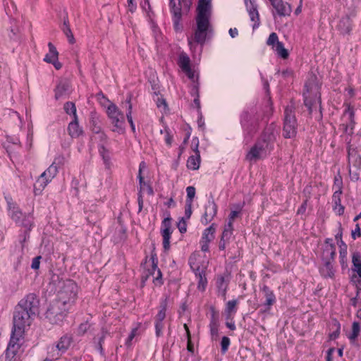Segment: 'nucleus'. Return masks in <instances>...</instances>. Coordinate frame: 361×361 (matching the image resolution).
Returning <instances> with one entry per match:
<instances>
[{
	"label": "nucleus",
	"instance_id": "f257e3e1",
	"mask_svg": "<svg viewBox=\"0 0 361 361\" xmlns=\"http://www.w3.org/2000/svg\"><path fill=\"white\" fill-rule=\"evenodd\" d=\"M79 287L73 280L68 279L61 283L57 298L48 308L46 317L54 324H60L78 298Z\"/></svg>",
	"mask_w": 361,
	"mask_h": 361
},
{
	"label": "nucleus",
	"instance_id": "f03ea898",
	"mask_svg": "<svg viewBox=\"0 0 361 361\" xmlns=\"http://www.w3.org/2000/svg\"><path fill=\"white\" fill-rule=\"evenodd\" d=\"M39 300L30 293L20 300L13 313V327L18 334L24 333L25 326L30 325L38 311Z\"/></svg>",
	"mask_w": 361,
	"mask_h": 361
},
{
	"label": "nucleus",
	"instance_id": "7ed1b4c3",
	"mask_svg": "<svg viewBox=\"0 0 361 361\" xmlns=\"http://www.w3.org/2000/svg\"><path fill=\"white\" fill-rule=\"evenodd\" d=\"M196 25L194 33V40L200 44H204L207 36L212 31L210 23L212 15V4L210 0H199L197 8Z\"/></svg>",
	"mask_w": 361,
	"mask_h": 361
},
{
	"label": "nucleus",
	"instance_id": "20e7f679",
	"mask_svg": "<svg viewBox=\"0 0 361 361\" xmlns=\"http://www.w3.org/2000/svg\"><path fill=\"white\" fill-rule=\"evenodd\" d=\"M276 140L273 130L267 128L260 137L250 148L245 156L246 160L252 162L266 158L274 149Z\"/></svg>",
	"mask_w": 361,
	"mask_h": 361
},
{
	"label": "nucleus",
	"instance_id": "39448f33",
	"mask_svg": "<svg viewBox=\"0 0 361 361\" xmlns=\"http://www.w3.org/2000/svg\"><path fill=\"white\" fill-rule=\"evenodd\" d=\"M262 120V114L255 108L246 109L242 112L240 122L245 140L250 141L252 138L258 131Z\"/></svg>",
	"mask_w": 361,
	"mask_h": 361
},
{
	"label": "nucleus",
	"instance_id": "423d86ee",
	"mask_svg": "<svg viewBox=\"0 0 361 361\" xmlns=\"http://www.w3.org/2000/svg\"><path fill=\"white\" fill-rule=\"evenodd\" d=\"M297 121L295 116V106L288 105L284 111L283 135L286 138H293L297 133Z\"/></svg>",
	"mask_w": 361,
	"mask_h": 361
},
{
	"label": "nucleus",
	"instance_id": "0eeeda50",
	"mask_svg": "<svg viewBox=\"0 0 361 361\" xmlns=\"http://www.w3.org/2000/svg\"><path fill=\"white\" fill-rule=\"evenodd\" d=\"M304 104L307 107L309 113L312 114L314 109L321 108L320 94L318 87L310 83H306L303 92Z\"/></svg>",
	"mask_w": 361,
	"mask_h": 361
},
{
	"label": "nucleus",
	"instance_id": "6e6552de",
	"mask_svg": "<svg viewBox=\"0 0 361 361\" xmlns=\"http://www.w3.org/2000/svg\"><path fill=\"white\" fill-rule=\"evenodd\" d=\"M106 112L109 118L111 119V123L114 125L113 131L123 133L125 128V117L123 114L114 104L109 105Z\"/></svg>",
	"mask_w": 361,
	"mask_h": 361
},
{
	"label": "nucleus",
	"instance_id": "1a4fd4ad",
	"mask_svg": "<svg viewBox=\"0 0 361 361\" xmlns=\"http://www.w3.org/2000/svg\"><path fill=\"white\" fill-rule=\"evenodd\" d=\"M183 0H170L169 6L173 15V22L176 31L180 30V22L182 18Z\"/></svg>",
	"mask_w": 361,
	"mask_h": 361
},
{
	"label": "nucleus",
	"instance_id": "9d476101",
	"mask_svg": "<svg viewBox=\"0 0 361 361\" xmlns=\"http://www.w3.org/2000/svg\"><path fill=\"white\" fill-rule=\"evenodd\" d=\"M217 205L212 195H210L207 204L204 207V212L201 218V222L207 225L214 218L217 213Z\"/></svg>",
	"mask_w": 361,
	"mask_h": 361
},
{
	"label": "nucleus",
	"instance_id": "9b49d317",
	"mask_svg": "<svg viewBox=\"0 0 361 361\" xmlns=\"http://www.w3.org/2000/svg\"><path fill=\"white\" fill-rule=\"evenodd\" d=\"M247 11L251 21L254 22L252 29L255 30L260 25L259 14L255 0H245Z\"/></svg>",
	"mask_w": 361,
	"mask_h": 361
},
{
	"label": "nucleus",
	"instance_id": "f8f14e48",
	"mask_svg": "<svg viewBox=\"0 0 361 361\" xmlns=\"http://www.w3.org/2000/svg\"><path fill=\"white\" fill-rule=\"evenodd\" d=\"M23 334V333L18 334V333L15 331V328H13L11 339L6 349V355L7 357H13L16 355L18 349L20 348V344L18 343V341L20 338L22 337Z\"/></svg>",
	"mask_w": 361,
	"mask_h": 361
},
{
	"label": "nucleus",
	"instance_id": "ddd939ff",
	"mask_svg": "<svg viewBox=\"0 0 361 361\" xmlns=\"http://www.w3.org/2000/svg\"><path fill=\"white\" fill-rule=\"evenodd\" d=\"M59 170L54 166L50 165L49 168L44 171L37 179L36 184L42 188L45 186L57 175Z\"/></svg>",
	"mask_w": 361,
	"mask_h": 361
},
{
	"label": "nucleus",
	"instance_id": "4468645a",
	"mask_svg": "<svg viewBox=\"0 0 361 361\" xmlns=\"http://www.w3.org/2000/svg\"><path fill=\"white\" fill-rule=\"evenodd\" d=\"M170 217L165 218L161 223V235L163 237V247L165 250L170 247V238L171 235Z\"/></svg>",
	"mask_w": 361,
	"mask_h": 361
},
{
	"label": "nucleus",
	"instance_id": "2eb2a0df",
	"mask_svg": "<svg viewBox=\"0 0 361 361\" xmlns=\"http://www.w3.org/2000/svg\"><path fill=\"white\" fill-rule=\"evenodd\" d=\"M261 290L264 293L265 298L264 302L262 305L264 312H268L271 310V306L276 302V298L274 292L266 285H264Z\"/></svg>",
	"mask_w": 361,
	"mask_h": 361
},
{
	"label": "nucleus",
	"instance_id": "dca6fc26",
	"mask_svg": "<svg viewBox=\"0 0 361 361\" xmlns=\"http://www.w3.org/2000/svg\"><path fill=\"white\" fill-rule=\"evenodd\" d=\"M270 2L279 16H290L291 13V7L290 4L286 2H283V0H270Z\"/></svg>",
	"mask_w": 361,
	"mask_h": 361
},
{
	"label": "nucleus",
	"instance_id": "f3484780",
	"mask_svg": "<svg viewBox=\"0 0 361 361\" xmlns=\"http://www.w3.org/2000/svg\"><path fill=\"white\" fill-rule=\"evenodd\" d=\"M335 272L334 264L330 260H325L324 264L319 268V273L324 279H334Z\"/></svg>",
	"mask_w": 361,
	"mask_h": 361
},
{
	"label": "nucleus",
	"instance_id": "a211bd4d",
	"mask_svg": "<svg viewBox=\"0 0 361 361\" xmlns=\"http://www.w3.org/2000/svg\"><path fill=\"white\" fill-rule=\"evenodd\" d=\"M338 30L342 35H348L352 30V20L349 16L341 18L337 25Z\"/></svg>",
	"mask_w": 361,
	"mask_h": 361
},
{
	"label": "nucleus",
	"instance_id": "6ab92c4d",
	"mask_svg": "<svg viewBox=\"0 0 361 361\" xmlns=\"http://www.w3.org/2000/svg\"><path fill=\"white\" fill-rule=\"evenodd\" d=\"M18 224L22 226L27 229L25 232L23 242L26 240L27 238H29L28 231H30L33 226V216L32 214H25L20 219V221L17 222Z\"/></svg>",
	"mask_w": 361,
	"mask_h": 361
},
{
	"label": "nucleus",
	"instance_id": "aec40b11",
	"mask_svg": "<svg viewBox=\"0 0 361 361\" xmlns=\"http://www.w3.org/2000/svg\"><path fill=\"white\" fill-rule=\"evenodd\" d=\"M152 269L149 270L150 275L154 276V282H158L162 284L161 281V272L157 266V259L155 255L151 256Z\"/></svg>",
	"mask_w": 361,
	"mask_h": 361
},
{
	"label": "nucleus",
	"instance_id": "412c9836",
	"mask_svg": "<svg viewBox=\"0 0 361 361\" xmlns=\"http://www.w3.org/2000/svg\"><path fill=\"white\" fill-rule=\"evenodd\" d=\"M8 213L11 219L17 224L25 215L14 203L8 202Z\"/></svg>",
	"mask_w": 361,
	"mask_h": 361
},
{
	"label": "nucleus",
	"instance_id": "4be33fe9",
	"mask_svg": "<svg viewBox=\"0 0 361 361\" xmlns=\"http://www.w3.org/2000/svg\"><path fill=\"white\" fill-rule=\"evenodd\" d=\"M61 29L67 37L68 42L73 44L75 42V39L70 27L69 20L67 16L63 18V22L61 26Z\"/></svg>",
	"mask_w": 361,
	"mask_h": 361
},
{
	"label": "nucleus",
	"instance_id": "5701e85b",
	"mask_svg": "<svg viewBox=\"0 0 361 361\" xmlns=\"http://www.w3.org/2000/svg\"><path fill=\"white\" fill-rule=\"evenodd\" d=\"M190 63V60L187 54L184 52L180 53L178 57V64L185 73H191Z\"/></svg>",
	"mask_w": 361,
	"mask_h": 361
},
{
	"label": "nucleus",
	"instance_id": "b1692460",
	"mask_svg": "<svg viewBox=\"0 0 361 361\" xmlns=\"http://www.w3.org/2000/svg\"><path fill=\"white\" fill-rule=\"evenodd\" d=\"M197 147L198 145H197L195 148V155L190 156L187 161V167L192 170H197L200 167V155Z\"/></svg>",
	"mask_w": 361,
	"mask_h": 361
},
{
	"label": "nucleus",
	"instance_id": "393cba45",
	"mask_svg": "<svg viewBox=\"0 0 361 361\" xmlns=\"http://www.w3.org/2000/svg\"><path fill=\"white\" fill-rule=\"evenodd\" d=\"M69 83L67 81H61L55 89V98L59 99L69 92Z\"/></svg>",
	"mask_w": 361,
	"mask_h": 361
},
{
	"label": "nucleus",
	"instance_id": "a878e982",
	"mask_svg": "<svg viewBox=\"0 0 361 361\" xmlns=\"http://www.w3.org/2000/svg\"><path fill=\"white\" fill-rule=\"evenodd\" d=\"M68 130L72 137H78L82 133V130L79 126L77 116L69 123Z\"/></svg>",
	"mask_w": 361,
	"mask_h": 361
},
{
	"label": "nucleus",
	"instance_id": "bb28decb",
	"mask_svg": "<svg viewBox=\"0 0 361 361\" xmlns=\"http://www.w3.org/2000/svg\"><path fill=\"white\" fill-rule=\"evenodd\" d=\"M348 158L349 165L353 164L355 167L361 166V157L358 154L355 149H348Z\"/></svg>",
	"mask_w": 361,
	"mask_h": 361
},
{
	"label": "nucleus",
	"instance_id": "cd10ccee",
	"mask_svg": "<svg viewBox=\"0 0 361 361\" xmlns=\"http://www.w3.org/2000/svg\"><path fill=\"white\" fill-rule=\"evenodd\" d=\"M228 282L225 279V277L220 275L216 279V286L219 294L221 295L224 298H226Z\"/></svg>",
	"mask_w": 361,
	"mask_h": 361
},
{
	"label": "nucleus",
	"instance_id": "c85d7f7f",
	"mask_svg": "<svg viewBox=\"0 0 361 361\" xmlns=\"http://www.w3.org/2000/svg\"><path fill=\"white\" fill-rule=\"evenodd\" d=\"M344 116H347L348 119V123L346 124L345 130L348 128H350V130H353L355 122V112L353 107L348 106L344 111L343 113Z\"/></svg>",
	"mask_w": 361,
	"mask_h": 361
},
{
	"label": "nucleus",
	"instance_id": "c756f323",
	"mask_svg": "<svg viewBox=\"0 0 361 361\" xmlns=\"http://www.w3.org/2000/svg\"><path fill=\"white\" fill-rule=\"evenodd\" d=\"M90 128L94 133L99 134L101 140H106V135L102 132V128L99 125L98 118L92 117L90 120Z\"/></svg>",
	"mask_w": 361,
	"mask_h": 361
},
{
	"label": "nucleus",
	"instance_id": "7c9ffc66",
	"mask_svg": "<svg viewBox=\"0 0 361 361\" xmlns=\"http://www.w3.org/2000/svg\"><path fill=\"white\" fill-rule=\"evenodd\" d=\"M49 53L45 56L44 60L47 63H54L58 60L59 53L52 43L49 42Z\"/></svg>",
	"mask_w": 361,
	"mask_h": 361
},
{
	"label": "nucleus",
	"instance_id": "2f4dec72",
	"mask_svg": "<svg viewBox=\"0 0 361 361\" xmlns=\"http://www.w3.org/2000/svg\"><path fill=\"white\" fill-rule=\"evenodd\" d=\"M215 231V226L214 224H212L210 226H209L204 231L201 240L209 243L212 242L214 239Z\"/></svg>",
	"mask_w": 361,
	"mask_h": 361
},
{
	"label": "nucleus",
	"instance_id": "473e14b6",
	"mask_svg": "<svg viewBox=\"0 0 361 361\" xmlns=\"http://www.w3.org/2000/svg\"><path fill=\"white\" fill-rule=\"evenodd\" d=\"M71 343V338L67 335L62 336L58 343L56 344V348L62 352H65Z\"/></svg>",
	"mask_w": 361,
	"mask_h": 361
},
{
	"label": "nucleus",
	"instance_id": "72a5a7b5",
	"mask_svg": "<svg viewBox=\"0 0 361 361\" xmlns=\"http://www.w3.org/2000/svg\"><path fill=\"white\" fill-rule=\"evenodd\" d=\"M353 271L356 272L360 278H361V257L359 253H354L352 257Z\"/></svg>",
	"mask_w": 361,
	"mask_h": 361
},
{
	"label": "nucleus",
	"instance_id": "f704fd0d",
	"mask_svg": "<svg viewBox=\"0 0 361 361\" xmlns=\"http://www.w3.org/2000/svg\"><path fill=\"white\" fill-rule=\"evenodd\" d=\"M126 109H127L126 118H127L128 123L130 125L132 131L135 133V126L133 123V118H132V108L133 107H132V104L130 102V98H129L128 99H127L126 101Z\"/></svg>",
	"mask_w": 361,
	"mask_h": 361
},
{
	"label": "nucleus",
	"instance_id": "c9c22d12",
	"mask_svg": "<svg viewBox=\"0 0 361 361\" xmlns=\"http://www.w3.org/2000/svg\"><path fill=\"white\" fill-rule=\"evenodd\" d=\"M210 319L209 326H219V314L214 306L209 307Z\"/></svg>",
	"mask_w": 361,
	"mask_h": 361
},
{
	"label": "nucleus",
	"instance_id": "e433bc0d",
	"mask_svg": "<svg viewBox=\"0 0 361 361\" xmlns=\"http://www.w3.org/2000/svg\"><path fill=\"white\" fill-rule=\"evenodd\" d=\"M273 49L276 52V54L283 59H286L289 56L288 50L284 47L283 44L281 42L276 44Z\"/></svg>",
	"mask_w": 361,
	"mask_h": 361
},
{
	"label": "nucleus",
	"instance_id": "4c0bfd02",
	"mask_svg": "<svg viewBox=\"0 0 361 361\" xmlns=\"http://www.w3.org/2000/svg\"><path fill=\"white\" fill-rule=\"evenodd\" d=\"M360 332V324L357 322H354L352 324V332L348 336V339L351 343H353Z\"/></svg>",
	"mask_w": 361,
	"mask_h": 361
},
{
	"label": "nucleus",
	"instance_id": "58836bf2",
	"mask_svg": "<svg viewBox=\"0 0 361 361\" xmlns=\"http://www.w3.org/2000/svg\"><path fill=\"white\" fill-rule=\"evenodd\" d=\"M324 254H326V256L329 257V258L324 259L325 260H330L334 263V258L336 256V247L334 243H330V245H327L325 247V249L324 250Z\"/></svg>",
	"mask_w": 361,
	"mask_h": 361
},
{
	"label": "nucleus",
	"instance_id": "ea45409f",
	"mask_svg": "<svg viewBox=\"0 0 361 361\" xmlns=\"http://www.w3.org/2000/svg\"><path fill=\"white\" fill-rule=\"evenodd\" d=\"M238 301L236 300H229L226 303V313L227 314V318L231 316V314L233 313L235 314L237 311V306Z\"/></svg>",
	"mask_w": 361,
	"mask_h": 361
},
{
	"label": "nucleus",
	"instance_id": "a19ab883",
	"mask_svg": "<svg viewBox=\"0 0 361 361\" xmlns=\"http://www.w3.org/2000/svg\"><path fill=\"white\" fill-rule=\"evenodd\" d=\"M198 279V284H197V289L202 292L205 290L207 284V280L205 276L204 272H201L199 274V276L197 277Z\"/></svg>",
	"mask_w": 361,
	"mask_h": 361
},
{
	"label": "nucleus",
	"instance_id": "79ce46f5",
	"mask_svg": "<svg viewBox=\"0 0 361 361\" xmlns=\"http://www.w3.org/2000/svg\"><path fill=\"white\" fill-rule=\"evenodd\" d=\"M66 161V159L65 156L62 154H57L51 164L54 165L58 170L59 168L63 166Z\"/></svg>",
	"mask_w": 361,
	"mask_h": 361
},
{
	"label": "nucleus",
	"instance_id": "37998d69",
	"mask_svg": "<svg viewBox=\"0 0 361 361\" xmlns=\"http://www.w3.org/2000/svg\"><path fill=\"white\" fill-rule=\"evenodd\" d=\"M99 152L100 156L102 157L104 162L106 165L109 164L110 156L109 150L103 145L99 147Z\"/></svg>",
	"mask_w": 361,
	"mask_h": 361
},
{
	"label": "nucleus",
	"instance_id": "c03bdc74",
	"mask_svg": "<svg viewBox=\"0 0 361 361\" xmlns=\"http://www.w3.org/2000/svg\"><path fill=\"white\" fill-rule=\"evenodd\" d=\"M63 108L66 114L69 115H73L74 118L77 116L76 107L74 103L71 102H67L65 103Z\"/></svg>",
	"mask_w": 361,
	"mask_h": 361
},
{
	"label": "nucleus",
	"instance_id": "a18cd8bd",
	"mask_svg": "<svg viewBox=\"0 0 361 361\" xmlns=\"http://www.w3.org/2000/svg\"><path fill=\"white\" fill-rule=\"evenodd\" d=\"M233 226H231V224L228 223L224 227V231L222 233L221 238L228 240H230L231 235L233 234Z\"/></svg>",
	"mask_w": 361,
	"mask_h": 361
},
{
	"label": "nucleus",
	"instance_id": "49530a36",
	"mask_svg": "<svg viewBox=\"0 0 361 361\" xmlns=\"http://www.w3.org/2000/svg\"><path fill=\"white\" fill-rule=\"evenodd\" d=\"M279 42H280L279 41V37L276 32H271L267 40V44L272 47V48H274V46Z\"/></svg>",
	"mask_w": 361,
	"mask_h": 361
},
{
	"label": "nucleus",
	"instance_id": "de8ad7c7",
	"mask_svg": "<svg viewBox=\"0 0 361 361\" xmlns=\"http://www.w3.org/2000/svg\"><path fill=\"white\" fill-rule=\"evenodd\" d=\"M231 344L230 338L227 336H223L221 341V351L222 354H225Z\"/></svg>",
	"mask_w": 361,
	"mask_h": 361
},
{
	"label": "nucleus",
	"instance_id": "09e8293b",
	"mask_svg": "<svg viewBox=\"0 0 361 361\" xmlns=\"http://www.w3.org/2000/svg\"><path fill=\"white\" fill-rule=\"evenodd\" d=\"M187 199L186 203H192V200L195 195V188L193 186H188L186 188Z\"/></svg>",
	"mask_w": 361,
	"mask_h": 361
},
{
	"label": "nucleus",
	"instance_id": "8fccbe9b",
	"mask_svg": "<svg viewBox=\"0 0 361 361\" xmlns=\"http://www.w3.org/2000/svg\"><path fill=\"white\" fill-rule=\"evenodd\" d=\"M155 334L157 337H160L163 335V329L164 324L163 322H154Z\"/></svg>",
	"mask_w": 361,
	"mask_h": 361
},
{
	"label": "nucleus",
	"instance_id": "3c124183",
	"mask_svg": "<svg viewBox=\"0 0 361 361\" xmlns=\"http://www.w3.org/2000/svg\"><path fill=\"white\" fill-rule=\"evenodd\" d=\"M346 257H347V245H344V247H342L341 246V249H340V263L342 267H343L346 262Z\"/></svg>",
	"mask_w": 361,
	"mask_h": 361
},
{
	"label": "nucleus",
	"instance_id": "603ef678",
	"mask_svg": "<svg viewBox=\"0 0 361 361\" xmlns=\"http://www.w3.org/2000/svg\"><path fill=\"white\" fill-rule=\"evenodd\" d=\"M334 325L336 326V330L329 334V338L331 340L336 339L340 335L341 325L337 320L334 321Z\"/></svg>",
	"mask_w": 361,
	"mask_h": 361
},
{
	"label": "nucleus",
	"instance_id": "864d4df0",
	"mask_svg": "<svg viewBox=\"0 0 361 361\" xmlns=\"http://www.w3.org/2000/svg\"><path fill=\"white\" fill-rule=\"evenodd\" d=\"M108 334V331L105 330L104 329H102L101 331V336L99 338V341L97 343V349L102 353V343L104 342V340L105 339L106 335Z\"/></svg>",
	"mask_w": 361,
	"mask_h": 361
},
{
	"label": "nucleus",
	"instance_id": "5fc2aeb1",
	"mask_svg": "<svg viewBox=\"0 0 361 361\" xmlns=\"http://www.w3.org/2000/svg\"><path fill=\"white\" fill-rule=\"evenodd\" d=\"M212 340L216 341L219 338V326H209Z\"/></svg>",
	"mask_w": 361,
	"mask_h": 361
},
{
	"label": "nucleus",
	"instance_id": "6e6d98bb",
	"mask_svg": "<svg viewBox=\"0 0 361 361\" xmlns=\"http://www.w3.org/2000/svg\"><path fill=\"white\" fill-rule=\"evenodd\" d=\"M137 331H138V327H135L132 329L130 334H129V336L126 341V346L129 347L131 345V342L133 340V338H135V336H136Z\"/></svg>",
	"mask_w": 361,
	"mask_h": 361
},
{
	"label": "nucleus",
	"instance_id": "4d7b16f0",
	"mask_svg": "<svg viewBox=\"0 0 361 361\" xmlns=\"http://www.w3.org/2000/svg\"><path fill=\"white\" fill-rule=\"evenodd\" d=\"M237 207L238 208V211H231L230 214H229V217H228V223H231V226H233V221H234V219L238 216V215L239 214L240 212L241 211L242 208H243V206L241 205H238Z\"/></svg>",
	"mask_w": 361,
	"mask_h": 361
},
{
	"label": "nucleus",
	"instance_id": "13d9d810",
	"mask_svg": "<svg viewBox=\"0 0 361 361\" xmlns=\"http://www.w3.org/2000/svg\"><path fill=\"white\" fill-rule=\"evenodd\" d=\"M178 228L181 233H184L187 231V224L184 217H182L178 223Z\"/></svg>",
	"mask_w": 361,
	"mask_h": 361
},
{
	"label": "nucleus",
	"instance_id": "bf43d9fd",
	"mask_svg": "<svg viewBox=\"0 0 361 361\" xmlns=\"http://www.w3.org/2000/svg\"><path fill=\"white\" fill-rule=\"evenodd\" d=\"M168 300L169 296H166L164 298L161 299L159 306V311H161L166 313L168 306Z\"/></svg>",
	"mask_w": 361,
	"mask_h": 361
},
{
	"label": "nucleus",
	"instance_id": "052dcab7",
	"mask_svg": "<svg viewBox=\"0 0 361 361\" xmlns=\"http://www.w3.org/2000/svg\"><path fill=\"white\" fill-rule=\"evenodd\" d=\"M342 193V190L341 187L339 186V189H338L336 191L334 192L332 199L335 204H338V203H341V198L340 196Z\"/></svg>",
	"mask_w": 361,
	"mask_h": 361
},
{
	"label": "nucleus",
	"instance_id": "680f3d73",
	"mask_svg": "<svg viewBox=\"0 0 361 361\" xmlns=\"http://www.w3.org/2000/svg\"><path fill=\"white\" fill-rule=\"evenodd\" d=\"M192 203H185V219H189L192 214Z\"/></svg>",
	"mask_w": 361,
	"mask_h": 361
},
{
	"label": "nucleus",
	"instance_id": "e2e57ef3",
	"mask_svg": "<svg viewBox=\"0 0 361 361\" xmlns=\"http://www.w3.org/2000/svg\"><path fill=\"white\" fill-rule=\"evenodd\" d=\"M19 30L18 27H11L8 36L11 40H16L18 39V33Z\"/></svg>",
	"mask_w": 361,
	"mask_h": 361
},
{
	"label": "nucleus",
	"instance_id": "0e129e2a",
	"mask_svg": "<svg viewBox=\"0 0 361 361\" xmlns=\"http://www.w3.org/2000/svg\"><path fill=\"white\" fill-rule=\"evenodd\" d=\"M361 235V231L359 224L355 225V228L353 231H352L351 236L353 240H355L357 238Z\"/></svg>",
	"mask_w": 361,
	"mask_h": 361
},
{
	"label": "nucleus",
	"instance_id": "69168bd1",
	"mask_svg": "<svg viewBox=\"0 0 361 361\" xmlns=\"http://www.w3.org/2000/svg\"><path fill=\"white\" fill-rule=\"evenodd\" d=\"M41 257L38 256L32 259L31 267L33 269H38L39 268Z\"/></svg>",
	"mask_w": 361,
	"mask_h": 361
},
{
	"label": "nucleus",
	"instance_id": "338daca9",
	"mask_svg": "<svg viewBox=\"0 0 361 361\" xmlns=\"http://www.w3.org/2000/svg\"><path fill=\"white\" fill-rule=\"evenodd\" d=\"M334 210L338 215H342L344 213V207L341 203H338L335 204Z\"/></svg>",
	"mask_w": 361,
	"mask_h": 361
},
{
	"label": "nucleus",
	"instance_id": "774afa93",
	"mask_svg": "<svg viewBox=\"0 0 361 361\" xmlns=\"http://www.w3.org/2000/svg\"><path fill=\"white\" fill-rule=\"evenodd\" d=\"M166 317V313L161 311H159L155 317V322H164Z\"/></svg>",
	"mask_w": 361,
	"mask_h": 361
}]
</instances>
